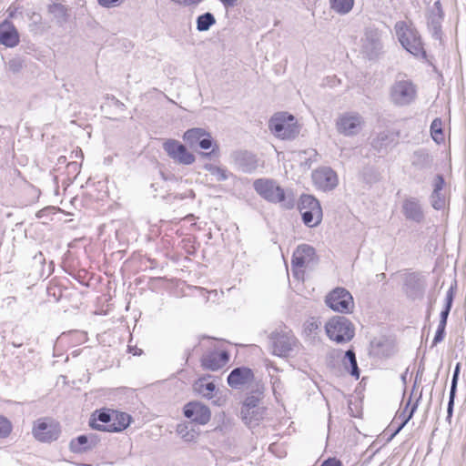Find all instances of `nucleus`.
<instances>
[{
    "mask_svg": "<svg viewBox=\"0 0 466 466\" xmlns=\"http://www.w3.org/2000/svg\"><path fill=\"white\" fill-rule=\"evenodd\" d=\"M196 390L203 397L212 398L216 386L213 382H207L205 380H199L195 384Z\"/></svg>",
    "mask_w": 466,
    "mask_h": 466,
    "instance_id": "36",
    "label": "nucleus"
},
{
    "mask_svg": "<svg viewBox=\"0 0 466 466\" xmlns=\"http://www.w3.org/2000/svg\"><path fill=\"white\" fill-rule=\"evenodd\" d=\"M425 287V279L420 274L412 272L406 275L404 280V290L409 298L415 299L422 297Z\"/></svg>",
    "mask_w": 466,
    "mask_h": 466,
    "instance_id": "15",
    "label": "nucleus"
},
{
    "mask_svg": "<svg viewBox=\"0 0 466 466\" xmlns=\"http://www.w3.org/2000/svg\"><path fill=\"white\" fill-rule=\"evenodd\" d=\"M48 13L51 14L57 24L63 25L67 21V8L59 3H54L47 6Z\"/></svg>",
    "mask_w": 466,
    "mask_h": 466,
    "instance_id": "28",
    "label": "nucleus"
},
{
    "mask_svg": "<svg viewBox=\"0 0 466 466\" xmlns=\"http://www.w3.org/2000/svg\"><path fill=\"white\" fill-rule=\"evenodd\" d=\"M394 141L395 137L392 133L389 131H382L379 133L375 138H373L371 146L374 149L380 153L391 147L394 144Z\"/></svg>",
    "mask_w": 466,
    "mask_h": 466,
    "instance_id": "25",
    "label": "nucleus"
},
{
    "mask_svg": "<svg viewBox=\"0 0 466 466\" xmlns=\"http://www.w3.org/2000/svg\"><path fill=\"white\" fill-rule=\"evenodd\" d=\"M460 371H461V364L457 363L455 366L453 374H452L451 390H453V391L457 390V384H458V380H459Z\"/></svg>",
    "mask_w": 466,
    "mask_h": 466,
    "instance_id": "44",
    "label": "nucleus"
},
{
    "mask_svg": "<svg viewBox=\"0 0 466 466\" xmlns=\"http://www.w3.org/2000/svg\"><path fill=\"white\" fill-rule=\"evenodd\" d=\"M442 123L440 118H435L431 125V134L432 137V139L439 143L440 141L443 140V133H442Z\"/></svg>",
    "mask_w": 466,
    "mask_h": 466,
    "instance_id": "39",
    "label": "nucleus"
},
{
    "mask_svg": "<svg viewBox=\"0 0 466 466\" xmlns=\"http://www.w3.org/2000/svg\"><path fill=\"white\" fill-rule=\"evenodd\" d=\"M268 128L281 139H294L300 131L294 116L287 112L276 113L268 121Z\"/></svg>",
    "mask_w": 466,
    "mask_h": 466,
    "instance_id": "2",
    "label": "nucleus"
},
{
    "mask_svg": "<svg viewBox=\"0 0 466 466\" xmlns=\"http://www.w3.org/2000/svg\"><path fill=\"white\" fill-rule=\"evenodd\" d=\"M32 433L41 442H51L58 439L60 427L51 418H41L34 422Z\"/></svg>",
    "mask_w": 466,
    "mask_h": 466,
    "instance_id": "7",
    "label": "nucleus"
},
{
    "mask_svg": "<svg viewBox=\"0 0 466 466\" xmlns=\"http://www.w3.org/2000/svg\"><path fill=\"white\" fill-rule=\"evenodd\" d=\"M456 391L450 390V397L447 408V419L450 420L452 416L453 406H454V399H455Z\"/></svg>",
    "mask_w": 466,
    "mask_h": 466,
    "instance_id": "46",
    "label": "nucleus"
},
{
    "mask_svg": "<svg viewBox=\"0 0 466 466\" xmlns=\"http://www.w3.org/2000/svg\"><path fill=\"white\" fill-rule=\"evenodd\" d=\"M431 198L433 208L440 210L445 206V198L441 191H432Z\"/></svg>",
    "mask_w": 466,
    "mask_h": 466,
    "instance_id": "40",
    "label": "nucleus"
},
{
    "mask_svg": "<svg viewBox=\"0 0 466 466\" xmlns=\"http://www.w3.org/2000/svg\"><path fill=\"white\" fill-rule=\"evenodd\" d=\"M445 337V328L438 327L437 331L435 333L434 339L432 340L431 347L436 346L438 343L441 342Z\"/></svg>",
    "mask_w": 466,
    "mask_h": 466,
    "instance_id": "48",
    "label": "nucleus"
},
{
    "mask_svg": "<svg viewBox=\"0 0 466 466\" xmlns=\"http://www.w3.org/2000/svg\"><path fill=\"white\" fill-rule=\"evenodd\" d=\"M0 44L6 47H15L19 44V34L15 26L8 20L0 24Z\"/></svg>",
    "mask_w": 466,
    "mask_h": 466,
    "instance_id": "21",
    "label": "nucleus"
},
{
    "mask_svg": "<svg viewBox=\"0 0 466 466\" xmlns=\"http://www.w3.org/2000/svg\"><path fill=\"white\" fill-rule=\"evenodd\" d=\"M402 212L407 219L412 220L416 223H421L424 219L422 208L416 198L404 200Z\"/></svg>",
    "mask_w": 466,
    "mask_h": 466,
    "instance_id": "23",
    "label": "nucleus"
},
{
    "mask_svg": "<svg viewBox=\"0 0 466 466\" xmlns=\"http://www.w3.org/2000/svg\"><path fill=\"white\" fill-rule=\"evenodd\" d=\"M327 336L337 343H345L354 337V326L344 316H335L325 324Z\"/></svg>",
    "mask_w": 466,
    "mask_h": 466,
    "instance_id": "4",
    "label": "nucleus"
},
{
    "mask_svg": "<svg viewBox=\"0 0 466 466\" xmlns=\"http://www.w3.org/2000/svg\"><path fill=\"white\" fill-rule=\"evenodd\" d=\"M163 149L177 164L189 166L196 160L195 156L187 147L176 139H167L163 143Z\"/></svg>",
    "mask_w": 466,
    "mask_h": 466,
    "instance_id": "8",
    "label": "nucleus"
},
{
    "mask_svg": "<svg viewBox=\"0 0 466 466\" xmlns=\"http://www.w3.org/2000/svg\"><path fill=\"white\" fill-rule=\"evenodd\" d=\"M125 0H97L98 4L106 8L120 5Z\"/></svg>",
    "mask_w": 466,
    "mask_h": 466,
    "instance_id": "47",
    "label": "nucleus"
},
{
    "mask_svg": "<svg viewBox=\"0 0 466 466\" xmlns=\"http://www.w3.org/2000/svg\"><path fill=\"white\" fill-rule=\"evenodd\" d=\"M213 151L211 152H208V153H201V155L204 157H210V156L212 155Z\"/></svg>",
    "mask_w": 466,
    "mask_h": 466,
    "instance_id": "55",
    "label": "nucleus"
},
{
    "mask_svg": "<svg viewBox=\"0 0 466 466\" xmlns=\"http://www.w3.org/2000/svg\"><path fill=\"white\" fill-rule=\"evenodd\" d=\"M11 431V422L6 418L0 416V438L7 437Z\"/></svg>",
    "mask_w": 466,
    "mask_h": 466,
    "instance_id": "41",
    "label": "nucleus"
},
{
    "mask_svg": "<svg viewBox=\"0 0 466 466\" xmlns=\"http://www.w3.org/2000/svg\"><path fill=\"white\" fill-rule=\"evenodd\" d=\"M395 30L401 46L410 54L416 56H425V51L419 33L409 27L405 22H398Z\"/></svg>",
    "mask_w": 466,
    "mask_h": 466,
    "instance_id": "6",
    "label": "nucleus"
},
{
    "mask_svg": "<svg viewBox=\"0 0 466 466\" xmlns=\"http://www.w3.org/2000/svg\"><path fill=\"white\" fill-rule=\"evenodd\" d=\"M444 185L445 181L442 175H437L433 181V191H442Z\"/></svg>",
    "mask_w": 466,
    "mask_h": 466,
    "instance_id": "49",
    "label": "nucleus"
},
{
    "mask_svg": "<svg viewBox=\"0 0 466 466\" xmlns=\"http://www.w3.org/2000/svg\"><path fill=\"white\" fill-rule=\"evenodd\" d=\"M183 438H184L186 441H189L193 440V438H194V434L187 433L186 435H183Z\"/></svg>",
    "mask_w": 466,
    "mask_h": 466,
    "instance_id": "54",
    "label": "nucleus"
},
{
    "mask_svg": "<svg viewBox=\"0 0 466 466\" xmlns=\"http://www.w3.org/2000/svg\"><path fill=\"white\" fill-rule=\"evenodd\" d=\"M198 144L202 149H209L213 145V139L209 134L206 133Z\"/></svg>",
    "mask_w": 466,
    "mask_h": 466,
    "instance_id": "45",
    "label": "nucleus"
},
{
    "mask_svg": "<svg viewBox=\"0 0 466 466\" xmlns=\"http://www.w3.org/2000/svg\"><path fill=\"white\" fill-rule=\"evenodd\" d=\"M320 321L315 318L308 319L304 323L303 333L309 340H314L320 332Z\"/></svg>",
    "mask_w": 466,
    "mask_h": 466,
    "instance_id": "30",
    "label": "nucleus"
},
{
    "mask_svg": "<svg viewBox=\"0 0 466 466\" xmlns=\"http://www.w3.org/2000/svg\"><path fill=\"white\" fill-rule=\"evenodd\" d=\"M411 164L419 169L430 168L432 165V157L425 149H419L413 153Z\"/></svg>",
    "mask_w": 466,
    "mask_h": 466,
    "instance_id": "27",
    "label": "nucleus"
},
{
    "mask_svg": "<svg viewBox=\"0 0 466 466\" xmlns=\"http://www.w3.org/2000/svg\"><path fill=\"white\" fill-rule=\"evenodd\" d=\"M96 444V437L94 435H80L69 443L70 451L75 453H82L91 450Z\"/></svg>",
    "mask_w": 466,
    "mask_h": 466,
    "instance_id": "24",
    "label": "nucleus"
},
{
    "mask_svg": "<svg viewBox=\"0 0 466 466\" xmlns=\"http://www.w3.org/2000/svg\"><path fill=\"white\" fill-rule=\"evenodd\" d=\"M354 0H329L330 8L337 14L346 15L353 7Z\"/></svg>",
    "mask_w": 466,
    "mask_h": 466,
    "instance_id": "32",
    "label": "nucleus"
},
{
    "mask_svg": "<svg viewBox=\"0 0 466 466\" xmlns=\"http://www.w3.org/2000/svg\"><path fill=\"white\" fill-rule=\"evenodd\" d=\"M215 24L216 18L214 15L209 12L200 15L197 18V29L199 32L208 31Z\"/></svg>",
    "mask_w": 466,
    "mask_h": 466,
    "instance_id": "34",
    "label": "nucleus"
},
{
    "mask_svg": "<svg viewBox=\"0 0 466 466\" xmlns=\"http://www.w3.org/2000/svg\"><path fill=\"white\" fill-rule=\"evenodd\" d=\"M416 97V85L405 76L398 77L390 88V99L395 106H409L415 101Z\"/></svg>",
    "mask_w": 466,
    "mask_h": 466,
    "instance_id": "3",
    "label": "nucleus"
},
{
    "mask_svg": "<svg viewBox=\"0 0 466 466\" xmlns=\"http://www.w3.org/2000/svg\"><path fill=\"white\" fill-rule=\"evenodd\" d=\"M314 185L319 188L327 191L332 190L338 185V177L330 167H320L312 173Z\"/></svg>",
    "mask_w": 466,
    "mask_h": 466,
    "instance_id": "12",
    "label": "nucleus"
},
{
    "mask_svg": "<svg viewBox=\"0 0 466 466\" xmlns=\"http://www.w3.org/2000/svg\"><path fill=\"white\" fill-rule=\"evenodd\" d=\"M300 214L303 223L309 228L318 226L322 219V209L303 210Z\"/></svg>",
    "mask_w": 466,
    "mask_h": 466,
    "instance_id": "29",
    "label": "nucleus"
},
{
    "mask_svg": "<svg viewBox=\"0 0 466 466\" xmlns=\"http://www.w3.org/2000/svg\"><path fill=\"white\" fill-rule=\"evenodd\" d=\"M315 259V249L309 245L301 244L298 246L293 253L291 264L296 268H304L312 263Z\"/></svg>",
    "mask_w": 466,
    "mask_h": 466,
    "instance_id": "20",
    "label": "nucleus"
},
{
    "mask_svg": "<svg viewBox=\"0 0 466 466\" xmlns=\"http://www.w3.org/2000/svg\"><path fill=\"white\" fill-rule=\"evenodd\" d=\"M456 289H457V281L454 280L447 291L446 298H445V306L441 312L440 319H448L449 314H450L451 307H452Z\"/></svg>",
    "mask_w": 466,
    "mask_h": 466,
    "instance_id": "31",
    "label": "nucleus"
},
{
    "mask_svg": "<svg viewBox=\"0 0 466 466\" xmlns=\"http://www.w3.org/2000/svg\"><path fill=\"white\" fill-rule=\"evenodd\" d=\"M350 364V374L355 377L356 379H359L360 377V369L358 367L355 352L352 350H348L345 352L344 356V365L347 367V364Z\"/></svg>",
    "mask_w": 466,
    "mask_h": 466,
    "instance_id": "35",
    "label": "nucleus"
},
{
    "mask_svg": "<svg viewBox=\"0 0 466 466\" xmlns=\"http://www.w3.org/2000/svg\"><path fill=\"white\" fill-rule=\"evenodd\" d=\"M421 398V393L420 394L418 400H416V402L412 405V407L410 409V410H408V408H409V405H410V400L408 401V403L406 404V407L405 409L401 411V412H399L398 415H397V418L396 420H400L398 428L395 430V431L391 434V438H393L396 434H398L401 429L409 422V420L412 418L414 412L416 411L417 410V407H418V402L419 400H420Z\"/></svg>",
    "mask_w": 466,
    "mask_h": 466,
    "instance_id": "26",
    "label": "nucleus"
},
{
    "mask_svg": "<svg viewBox=\"0 0 466 466\" xmlns=\"http://www.w3.org/2000/svg\"><path fill=\"white\" fill-rule=\"evenodd\" d=\"M326 304L334 311L348 313L354 306L351 294L344 288H336L326 297Z\"/></svg>",
    "mask_w": 466,
    "mask_h": 466,
    "instance_id": "9",
    "label": "nucleus"
},
{
    "mask_svg": "<svg viewBox=\"0 0 466 466\" xmlns=\"http://www.w3.org/2000/svg\"><path fill=\"white\" fill-rule=\"evenodd\" d=\"M112 420H114V410H101L98 413L97 420L104 423L103 425L112 424Z\"/></svg>",
    "mask_w": 466,
    "mask_h": 466,
    "instance_id": "42",
    "label": "nucleus"
},
{
    "mask_svg": "<svg viewBox=\"0 0 466 466\" xmlns=\"http://www.w3.org/2000/svg\"><path fill=\"white\" fill-rule=\"evenodd\" d=\"M206 136V131L203 128H192L185 132L183 139L189 143L191 146L198 143L200 139Z\"/></svg>",
    "mask_w": 466,
    "mask_h": 466,
    "instance_id": "37",
    "label": "nucleus"
},
{
    "mask_svg": "<svg viewBox=\"0 0 466 466\" xmlns=\"http://www.w3.org/2000/svg\"><path fill=\"white\" fill-rule=\"evenodd\" d=\"M446 325H447V319H440L438 327L446 328Z\"/></svg>",
    "mask_w": 466,
    "mask_h": 466,
    "instance_id": "53",
    "label": "nucleus"
},
{
    "mask_svg": "<svg viewBox=\"0 0 466 466\" xmlns=\"http://www.w3.org/2000/svg\"><path fill=\"white\" fill-rule=\"evenodd\" d=\"M8 69L13 73H18L23 67L22 61L19 58H13L8 61Z\"/></svg>",
    "mask_w": 466,
    "mask_h": 466,
    "instance_id": "43",
    "label": "nucleus"
},
{
    "mask_svg": "<svg viewBox=\"0 0 466 466\" xmlns=\"http://www.w3.org/2000/svg\"><path fill=\"white\" fill-rule=\"evenodd\" d=\"M219 1L227 8L228 7H233L236 5V3H237V0H219Z\"/></svg>",
    "mask_w": 466,
    "mask_h": 466,
    "instance_id": "51",
    "label": "nucleus"
},
{
    "mask_svg": "<svg viewBox=\"0 0 466 466\" xmlns=\"http://www.w3.org/2000/svg\"><path fill=\"white\" fill-rule=\"evenodd\" d=\"M113 101H114V104L115 106L119 108V109H124L125 108V105L119 101L118 99H116V97H112Z\"/></svg>",
    "mask_w": 466,
    "mask_h": 466,
    "instance_id": "52",
    "label": "nucleus"
},
{
    "mask_svg": "<svg viewBox=\"0 0 466 466\" xmlns=\"http://www.w3.org/2000/svg\"><path fill=\"white\" fill-rule=\"evenodd\" d=\"M130 422L131 416L129 414L114 410V420H112V424L100 425L96 421H90V426L97 431L119 432L127 429Z\"/></svg>",
    "mask_w": 466,
    "mask_h": 466,
    "instance_id": "14",
    "label": "nucleus"
},
{
    "mask_svg": "<svg viewBox=\"0 0 466 466\" xmlns=\"http://www.w3.org/2000/svg\"><path fill=\"white\" fill-rule=\"evenodd\" d=\"M320 466H342L341 461L336 458H329L325 460Z\"/></svg>",
    "mask_w": 466,
    "mask_h": 466,
    "instance_id": "50",
    "label": "nucleus"
},
{
    "mask_svg": "<svg viewBox=\"0 0 466 466\" xmlns=\"http://www.w3.org/2000/svg\"><path fill=\"white\" fill-rule=\"evenodd\" d=\"M382 48L379 33L374 30L367 31L363 39L362 50L369 58L376 57Z\"/></svg>",
    "mask_w": 466,
    "mask_h": 466,
    "instance_id": "22",
    "label": "nucleus"
},
{
    "mask_svg": "<svg viewBox=\"0 0 466 466\" xmlns=\"http://www.w3.org/2000/svg\"><path fill=\"white\" fill-rule=\"evenodd\" d=\"M255 191L265 200L281 204L285 208H292L294 207V198L290 195H287L285 190L273 179L258 178L253 183Z\"/></svg>",
    "mask_w": 466,
    "mask_h": 466,
    "instance_id": "1",
    "label": "nucleus"
},
{
    "mask_svg": "<svg viewBox=\"0 0 466 466\" xmlns=\"http://www.w3.org/2000/svg\"><path fill=\"white\" fill-rule=\"evenodd\" d=\"M231 157L237 167L244 173H252L258 165L257 156L248 151H235Z\"/></svg>",
    "mask_w": 466,
    "mask_h": 466,
    "instance_id": "16",
    "label": "nucleus"
},
{
    "mask_svg": "<svg viewBox=\"0 0 466 466\" xmlns=\"http://www.w3.org/2000/svg\"><path fill=\"white\" fill-rule=\"evenodd\" d=\"M204 168L216 177L217 181H225L228 178V173L226 168L215 166L213 164H206Z\"/></svg>",
    "mask_w": 466,
    "mask_h": 466,
    "instance_id": "38",
    "label": "nucleus"
},
{
    "mask_svg": "<svg viewBox=\"0 0 466 466\" xmlns=\"http://www.w3.org/2000/svg\"><path fill=\"white\" fill-rule=\"evenodd\" d=\"M272 353L279 357H289L299 345V340L290 330H275L269 335Z\"/></svg>",
    "mask_w": 466,
    "mask_h": 466,
    "instance_id": "5",
    "label": "nucleus"
},
{
    "mask_svg": "<svg viewBox=\"0 0 466 466\" xmlns=\"http://www.w3.org/2000/svg\"><path fill=\"white\" fill-rule=\"evenodd\" d=\"M363 123V118L359 113L347 112L338 117L336 127L339 133L351 137L361 130Z\"/></svg>",
    "mask_w": 466,
    "mask_h": 466,
    "instance_id": "10",
    "label": "nucleus"
},
{
    "mask_svg": "<svg viewBox=\"0 0 466 466\" xmlns=\"http://www.w3.org/2000/svg\"><path fill=\"white\" fill-rule=\"evenodd\" d=\"M184 416L191 421L205 425L211 418L209 408L199 401H190L183 408Z\"/></svg>",
    "mask_w": 466,
    "mask_h": 466,
    "instance_id": "11",
    "label": "nucleus"
},
{
    "mask_svg": "<svg viewBox=\"0 0 466 466\" xmlns=\"http://www.w3.org/2000/svg\"><path fill=\"white\" fill-rule=\"evenodd\" d=\"M259 402L260 398L258 394H251L245 399L240 410L244 420L251 422L262 418L263 409L259 407Z\"/></svg>",
    "mask_w": 466,
    "mask_h": 466,
    "instance_id": "13",
    "label": "nucleus"
},
{
    "mask_svg": "<svg viewBox=\"0 0 466 466\" xmlns=\"http://www.w3.org/2000/svg\"><path fill=\"white\" fill-rule=\"evenodd\" d=\"M254 380V372L247 367H238L228 376V383L231 388L240 389Z\"/></svg>",
    "mask_w": 466,
    "mask_h": 466,
    "instance_id": "17",
    "label": "nucleus"
},
{
    "mask_svg": "<svg viewBox=\"0 0 466 466\" xmlns=\"http://www.w3.org/2000/svg\"><path fill=\"white\" fill-rule=\"evenodd\" d=\"M299 211L321 209L320 204L317 198L311 195H302L299 202Z\"/></svg>",
    "mask_w": 466,
    "mask_h": 466,
    "instance_id": "33",
    "label": "nucleus"
},
{
    "mask_svg": "<svg viewBox=\"0 0 466 466\" xmlns=\"http://www.w3.org/2000/svg\"><path fill=\"white\" fill-rule=\"evenodd\" d=\"M443 20V11L441 4L438 0L434 3L428 16V27L435 39L441 38V22Z\"/></svg>",
    "mask_w": 466,
    "mask_h": 466,
    "instance_id": "18",
    "label": "nucleus"
},
{
    "mask_svg": "<svg viewBox=\"0 0 466 466\" xmlns=\"http://www.w3.org/2000/svg\"><path fill=\"white\" fill-rule=\"evenodd\" d=\"M229 360V354L225 351H211L205 354L201 359L202 366L209 370H218L223 368Z\"/></svg>",
    "mask_w": 466,
    "mask_h": 466,
    "instance_id": "19",
    "label": "nucleus"
}]
</instances>
